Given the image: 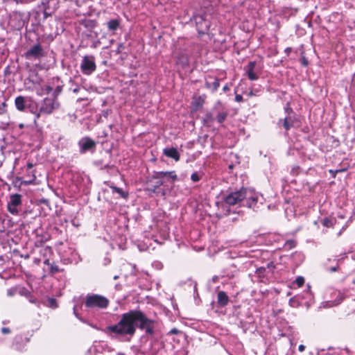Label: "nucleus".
I'll return each mask as SVG.
<instances>
[{
	"mask_svg": "<svg viewBox=\"0 0 355 355\" xmlns=\"http://www.w3.org/2000/svg\"><path fill=\"white\" fill-rule=\"evenodd\" d=\"M136 327L145 330L146 334L153 335L154 333V320L149 319L143 312L137 310L123 313L117 324L107 327L104 331L106 334L133 336L136 331Z\"/></svg>",
	"mask_w": 355,
	"mask_h": 355,
	"instance_id": "obj_1",
	"label": "nucleus"
},
{
	"mask_svg": "<svg viewBox=\"0 0 355 355\" xmlns=\"http://www.w3.org/2000/svg\"><path fill=\"white\" fill-rule=\"evenodd\" d=\"M85 304L87 308L105 309L108 306L109 300L100 295L88 294L86 296Z\"/></svg>",
	"mask_w": 355,
	"mask_h": 355,
	"instance_id": "obj_2",
	"label": "nucleus"
},
{
	"mask_svg": "<svg viewBox=\"0 0 355 355\" xmlns=\"http://www.w3.org/2000/svg\"><path fill=\"white\" fill-rule=\"evenodd\" d=\"M60 107V103L58 98L54 96L53 98H44L40 105V112H44V114L49 115L52 114L54 111L58 110Z\"/></svg>",
	"mask_w": 355,
	"mask_h": 355,
	"instance_id": "obj_3",
	"label": "nucleus"
},
{
	"mask_svg": "<svg viewBox=\"0 0 355 355\" xmlns=\"http://www.w3.org/2000/svg\"><path fill=\"white\" fill-rule=\"evenodd\" d=\"M80 69L83 74L87 76L94 72L96 69L94 56L92 55H85L80 64Z\"/></svg>",
	"mask_w": 355,
	"mask_h": 355,
	"instance_id": "obj_4",
	"label": "nucleus"
},
{
	"mask_svg": "<svg viewBox=\"0 0 355 355\" xmlns=\"http://www.w3.org/2000/svg\"><path fill=\"white\" fill-rule=\"evenodd\" d=\"M245 189L242 188L239 191H232L225 196L224 202L228 205H235L245 199Z\"/></svg>",
	"mask_w": 355,
	"mask_h": 355,
	"instance_id": "obj_5",
	"label": "nucleus"
},
{
	"mask_svg": "<svg viewBox=\"0 0 355 355\" xmlns=\"http://www.w3.org/2000/svg\"><path fill=\"white\" fill-rule=\"evenodd\" d=\"M194 20L199 34L203 35L207 33L210 26V22L206 20L202 15L195 16Z\"/></svg>",
	"mask_w": 355,
	"mask_h": 355,
	"instance_id": "obj_6",
	"label": "nucleus"
},
{
	"mask_svg": "<svg viewBox=\"0 0 355 355\" xmlns=\"http://www.w3.org/2000/svg\"><path fill=\"white\" fill-rule=\"evenodd\" d=\"M78 146L80 147V153H84L87 150H92L96 146V142L89 137H83L79 142Z\"/></svg>",
	"mask_w": 355,
	"mask_h": 355,
	"instance_id": "obj_7",
	"label": "nucleus"
},
{
	"mask_svg": "<svg viewBox=\"0 0 355 355\" xmlns=\"http://www.w3.org/2000/svg\"><path fill=\"white\" fill-rule=\"evenodd\" d=\"M163 184V178L159 177L158 172H156L148 182V189L155 193L156 192L157 189H158Z\"/></svg>",
	"mask_w": 355,
	"mask_h": 355,
	"instance_id": "obj_8",
	"label": "nucleus"
},
{
	"mask_svg": "<svg viewBox=\"0 0 355 355\" xmlns=\"http://www.w3.org/2000/svg\"><path fill=\"white\" fill-rule=\"evenodd\" d=\"M245 199L247 200V206L250 208L253 207L258 201L259 195L252 190L245 189Z\"/></svg>",
	"mask_w": 355,
	"mask_h": 355,
	"instance_id": "obj_9",
	"label": "nucleus"
},
{
	"mask_svg": "<svg viewBox=\"0 0 355 355\" xmlns=\"http://www.w3.org/2000/svg\"><path fill=\"white\" fill-rule=\"evenodd\" d=\"M286 111L288 112V116L284 119H280L278 122V125H282L286 130H288L293 125L294 119L291 115L292 110L291 108H286Z\"/></svg>",
	"mask_w": 355,
	"mask_h": 355,
	"instance_id": "obj_10",
	"label": "nucleus"
},
{
	"mask_svg": "<svg viewBox=\"0 0 355 355\" xmlns=\"http://www.w3.org/2000/svg\"><path fill=\"white\" fill-rule=\"evenodd\" d=\"M42 55V49L41 46L37 44L32 46L26 53V57L27 58H39L40 56Z\"/></svg>",
	"mask_w": 355,
	"mask_h": 355,
	"instance_id": "obj_11",
	"label": "nucleus"
},
{
	"mask_svg": "<svg viewBox=\"0 0 355 355\" xmlns=\"http://www.w3.org/2000/svg\"><path fill=\"white\" fill-rule=\"evenodd\" d=\"M256 66L255 62H250L247 66L245 67V72L248 75V78L250 80H255L258 79V76L254 71V67Z\"/></svg>",
	"mask_w": 355,
	"mask_h": 355,
	"instance_id": "obj_12",
	"label": "nucleus"
},
{
	"mask_svg": "<svg viewBox=\"0 0 355 355\" xmlns=\"http://www.w3.org/2000/svg\"><path fill=\"white\" fill-rule=\"evenodd\" d=\"M164 154L170 158H173L175 161L180 160V154L175 148H168L164 149Z\"/></svg>",
	"mask_w": 355,
	"mask_h": 355,
	"instance_id": "obj_13",
	"label": "nucleus"
},
{
	"mask_svg": "<svg viewBox=\"0 0 355 355\" xmlns=\"http://www.w3.org/2000/svg\"><path fill=\"white\" fill-rule=\"evenodd\" d=\"M15 105L17 110L20 112L24 111L26 107V98L22 96H19L15 99Z\"/></svg>",
	"mask_w": 355,
	"mask_h": 355,
	"instance_id": "obj_14",
	"label": "nucleus"
},
{
	"mask_svg": "<svg viewBox=\"0 0 355 355\" xmlns=\"http://www.w3.org/2000/svg\"><path fill=\"white\" fill-rule=\"evenodd\" d=\"M217 302L220 306H225L229 302V297L225 291H219L217 294Z\"/></svg>",
	"mask_w": 355,
	"mask_h": 355,
	"instance_id": "obj_15",
	"label": "nucleus"
},
{
	"mask_svg": "<svg viewBox=\"0 0 355 355\" xmlns=\"http://www.w3.org/2000/svg\"><path fill=\"white\" fill-rule=\"evenodd\" d=\"M159 177H162L163 180L166 179L174 182L177 179V175L175 171H160L158 172Z\"/></svg>",
	"mask_w": 355,
	"mask_h": 355,
	"instance_id": "obj_16",
	"label": "nucleus"
},
{
	"mask_svg": "<svg viewBox=\"0 0 355 355\" xmlns=\"http://www.w3.org/2000/svg\"><path fill=\"white\" fill-rule=\"evenodd\" d=\"M21 196L19 194L15 193L12 194L10 197L9 203L11 204L12 206H19L21 204Z\"/></svg>",
	"mask_w": 355,
	"mask_h": 355,
	"instance_id": "obj_17",
	"label": "nucleus"
},
{
	"mask_svg": "<svg viewBox=\"0 0 355 355\" xmlns=\"http://www.w3.org/2000/svg\"><path fill=\"white\" fill-rule=\"evenodd\" d=\"M120 21L117 19H111L107 22V28L110 31H115L119 26Z\"/></svg>",
	"mask_w": 355,
	"mask_h": 355,
	"instance_id": "obj_18",
	"label": "nucleus"
},
{
	"mask_svg": "<svg viewBox=\"0 0 355 355\" xmlns=\"http://www.w3.org/2000/svg\"><path fill=\"white\" fill-rule=\"evenodd\" d=\"M220 86L219 80L218 78H214V80L212 83L209 81L206 82V87L208 89L212 90V92H216Z\"/></svg>",
	"mask_w": 355,
	"mask_h": 355,
	"instance_id": "obj_19",
	"label": "nucleus"
},
{
	"mask_svg": "<svg viewBox=\"0 0 355 355\" xmlns=\"http://www.w3.org/2000/svg\"><path fill=\"white\" fill-rule=\"evenodd\" d=\"M192 105L193 107H195L196 109H198L199 107H201L203 105V99L199 96L192 102Z\"/></svg>",
	"mask_w": 355,
	"mask_h": 355,
	"instance_id": "obj_20",
	"label": "nucleus"
},
{
	"mask_svg": "<svg viewBox=\"0 0 355 355\" xmlns=\"http://www.w3.org/2000/svg\"><path fill=\"white\" fill-rule=\"evenodd\" d=\"M113 191L120 194L123 198H125L128 197V193H125L121 188L116 187H111Z\"/></svg>",
	"mask_w": 355,
	"mask_h": 355,
	"instance_id": "obj_21",
	"label": "nucleus"
},
{
	"mask_svg": "<svg viewBox=\"0 0 355 355\" xmlns=\"http://www.w3.org/2000/svg\"><path fill=\"white\" fill-rule=\"evenodd\" d=\"M17 206H12L10 203H8V210L10 213L14 215L18 214L19 211L17 209Z\"/></svg>",
	"mask_w": 355,
	"mask_h": 355,
	"instance_id": "obj_22",
	"label": "nucleus"
},
{
	"mask_svg": "<svg viewBox=\"0 0 355 355\" xmlns=\"http://www.w3.org/2000/svg\"><path fill=\"white\" fill-rule=\"evenodd\" d=\"M295 246V242L293 240H288L286 241L284 244V248L286 250H291Z\"/></svg>",
	"mask_w": 355,
	"mask_h": 355,
	"instance_id": "obj_23",
	"label": "nucleus"
},
{
	"mask_svg": "<svg viewBox=\"0 0 355 355\" xmlns=\"http://www.w3.org/2000/svg\"><path fill=\"white\" fill-rule=\"evenodd\" d=\"M227 117V113L226 112H220L218 114L216 118L218 123H223Z\"/></svg>",
	"mask_w": 355,
	"mask_h": 355,
	"instance_id": "obj_24",
	"label": "nucleus"
},
{
	"mask_svg": "<svg viewBox=\"0 0 355 355\" xmlns=\"http://www.w3.org/2000/svg\"><path fill=\"white\" fill-rule=\"evenodd\" d=\"M294 283L296 284L298 287H301L304 284V279L303 277L299 276L296 278Z\"/></svg>",
	"mask_w": 355,
	"mask_h": 355,
	"instance_id": "obj_25",
	"label": "nucleus"
},
{
	"mask_svg": "<svg viewBox=\"0 0 355 355\" xmlns=\"http://www.w3.org/2000/svg\"><path fill=\"white\" fill-rule=\"evenodd\" d=\"M28 108L29 109V111L33 114L34 112H37V106L36 103H30L27 105Z\"/></svg>",
	"mask_w": 355,
	"mask_h": 355,
	"instance_id": "obj_26",
	"label": "nucleus"
},
{
	"mask_svg": "<svg viewBox=\"0 0 355 355\" xmlns=\"http://www.w3.org/2000/svg\"><path fill=\"white\" fill-rule=\"evenodd\" d=\"M191 179L193 182H197L200 180V175L197 172H195L191 174Z\"/></svg>",
	"mask_w": 355,
	"mask_h": 355,
	"instance_id": "obj_27",
	"label": "nucleus"
},
{
	"mask_svg": "<svg viewBox=\"0 0 355 355\" xmlns=\"http://www.w3.org/2000/svg\"><path fill=\"white\" fill-rule=\"evenodd\" d=\"M6 107H7V104L6 102H3V103H0V114H4L6 113V112H7Z\"/></svg>",
	"mask_w": 355,
	"mask_h": 355,
	"instance_id": "obj_28",
	"label": "nucleus"
},
{
	"mask_svg": "<svg viewBox=\"0 0 355 355\" xmlns=\"http://www.w3.org/2000/svg\"><path fill=\"white\" fill-rule=\"evenodd\" d=\"M35 179H36V176H35V174L33 173L31 175V178L30 180H28L23 181L22 184H24L25 185L33 184L35 182Z\"/></svg>",
	"mask_w": 355,
	"mask_h": 355,
	"instance_id": "obj_29",
	"label": "nucleus"
},
{
	"mask_svg": "<svg viewBox=\"0 0 355 355\" xmlns=\"http://www.w3.org/2000/svg\"><path fill=\"white\" fill-rule=\"evenodd\" d=\"M322 225L327 227H330L332 226V221L330 219L325 218L322 220Z\"/></svg>",
	"mask_w": 355,
	"mask_h": 355,
	"instance_id": "obj_30",
	"label": "nucleus"
},
{
	"mask_svg": "<svg viewBox=\"0 0 355 355\" xmlns=\"http://www.w3.org/2000/svg\"><path fill=\"white\" fill-rule=\"evenodd\" d=\"M33 114L35 115L34 123H36L37 120H38L42 115L44 114V112H40V107L37 110V112Z\"/></svg>",
	"mask_w": 355,
	"mask_h": 355,
	"instance_id": "obj_31",
	"label": "nucleus"
},
{
	"mask_svg": "<svg viewBox=\"0 0 355 355\" xmlns=\"http://www.w3.org/2000/svg\"><path fill=\"white\" fill-rule=\"evenodd\" d=\"M50 270H51V272L53 273H56V272H59V270H60L58 266L55 263L51 264Z\"/></svg>",
	"mask_w": 355,
	"mask_h": 355,
	"instance_id": "obj_32",
	"label": "nucleus"
},
{
	"mask_svg": "<svg viewBox=\"0 0 355 355\" xmlns=\"http://www.w3.org/2000/svg\"><path fill=\"white\" fill-rule=\"evenodd\" d=\"M49 302L50 304V306L51 307H57V304H56V300L53 298H51L49 300Z\"/></svg>",
	"mask_w": 355,
	"mask_h": 355,
	"instance_id": "obj_33",
	"label": "nucleus"
},
{
	"mask_svg": "<svg viewBox=\"0 0 355 355\" xmlns=\"http://www.w3.org/2000/svg\"><path fill=\"white\" fill-rule=\"evenodd\" d=\"M44 90L46 94H49L53 90V88L49 85H46L45 86Z\"/></svg>",
	"mask_w": 355,
	"mask_h": 355,
	"instance_id": "obj_34",
	"label": "nucleus"
},
{
	"mask_svg": "<svg viewBox=\"0 0 355 355\" xmlns=\"http://www.w3.org/2000/svg\"><path fill=\"white\" fill-rule=\"evenodd\" d=\"M123 49V44H121V43L119 44H118V47H117V50H116L117 53H120Z\"/></svg>",
	"mask_w": 355,
	"mask_h": 355,
	"instance_id": "obj_35",
	"label": "nucleus"
},
{
	"mask_svg": "<svg viewBox=\"0 0 355 355\" xmlns=\"http://www.w3.org/2000/svg\"><path fill=\"white\" fill-rule=\"evenodd\" d=\"M1 332L3 334H9L10 332V330L8 327H3V328L1 329Z\"/></svg>",
	"mask_w": 355,
	"mask_h": 355,
	"instance_id": "obj_36",
	"label": "nucleus"
},
{
	"mask_svg": "<svg viewBox=\"0 0 355 355\" xmlns=\"http://www.w3.org/2000/svg\"><path fill=\"white\" fill-rule=\"evenodd\" d=\"M235 101L237 102H241L243 101V97L240 94H237L235 96Z\"/></svg>",
	"mask_w": 355,
	"mask_h": 355,
	"instance_id": "obj_37",
	"label": "nucleus"
},
{
	"mask_svg": "<svg viewBox=\"0 0 355 355\" xmlns=\"http://www.w3.org/2000/svg\"><path fill=\"white\" fill-rule=\"evenodd\" d=\"M338 266H334V267H331L329 268V271L333 272H336L338 270Z\"/></svg>",
	"mask_w": 355,
	"mask_h": 355,
	"instance_id": "obj_38",
	"label": "nucleus"
},
{
	"mask_svg": "<svg viewBox=\"0 0 355 355\" xmlns=\"http://www.w3.org/2000/svg\"><path fill=\"white\" fill-rule=\"evenodd\" d=\"M268 268L272 270L275 268L274 263L272 262H270L267 266Z\"/></svg>",
	"mask_w": 355,
	"mask_h": 355,
	"instance_id": "obj_39",
	"label": "nucleus"
},
{
	"mask_svg": "<svg viewBox=\"0 0 355 355\" xmlns=\"http://www.w3.org/2000/svg\"><path fill=\"white\" fill-rule=\"evenodd\" d=\"M304 349H305V346L304 345H300L298 348L299 351L301 352H303L304 350Z\"/></svg>",
	"mask_w": 355,
	"mask_h": 355,
	"instance_id": "obj_40",
	"label": "nucleus"
},
{
	"mask_svg": "<svg viewBox=\"0 0 355 355\" xmlns=\"http://www.w3.org/2000/svg\"><path fill=\"white\" fill-rule=\"evenodd\" d=\"M223 90L224 92H227V91H229V90H230V87H229V86H228L227 85H225V86L223 87Z\"/></svg>",
	"mask_w": 355,
	"mask_h": 355,
	"instance_id": "obj_41",
	"label": "nucleus"
},
{
	"mask_svg": "<svg viewBox=\"0 0 355 355\" xmlns=\"http://www.w3.org/2000/svg\"><path fill=\"white\" fill-rule=\"evenodd\" d=\"M28 169H31L33 167V164L31 162H28L26 165Z\"/></svg>",
	"mask_w": 355,
	"mask_h": 355,
	"instance_id": "obj_42",
	"label": "nucleus"
},
{
	"mask_svg": "<svg viewBox=\"0 0 355 355\" xmlns=\"http://www.w3.org/2000/svg\"><path fill=\"white\" fill-rule=\"evenodd\" d=\"M325 350L322 349L321 351L318 352V355H325Z\"/></svg>",
	"mask_w": 355,
	"mask_h": 355,
	"instance_id": "obj_43",
	"label": "nucleus"
},
{
	"mask_svg": "<svg viewBox=\"0 0 355 355\" xmlns=\"http://www.w3.org/2000/svg\"><path fill=\"white\" fill-rule=\"evenodd\" d=\"M178 331L176 329H173L171 331L172 334H176Z\"/></svg>",
	"mask_w": 355,
	"mask_h": 355,
	"instance_id": "obj_44",
	"label": "nucleus"
},
{
	"mask_svg": "<svg viewBox=\"0 0 355 355\" xmlns=\"http://www.w3.org/2000/svg\"><path fill=\"white\" fill-rule=\"evenodd\" d=\"M76 311V306H74L73 307V312H74V314L76 315V316L78 317V315H77Z\"/></svg>",
	"mask_w": 355,
	"mask_h": 355,
	"instance_id": "obj_45",
	"label": "nucleus"
},
{
	"mask_svg": "<svg viewBox=\"0 0 355 355\" xmlns=\"http://www.w3.org/2000/svg\"><path fill=\"white\" fill-rule=\"evenodd\" d=\"M73 91L74 93H77V92H79V88H78V87L75 88Z\"/></svg>",
	"mask_w": 355,
	"mask_h": 355,
	"instance_id": "obj_46",
	"label": "nucleus"
},
{
	"mask_svg": "<svg viewBox=\"0 0 355 355\" xmlns=\"http://www.w3.org/2000/svg\"><path fill=\"white\" fill-rule=\"evenodd\" d=\"M254 95L253 94V92L252 91H250L249 93H248V96H252Z\"/></svg>",
	"mask_w": 355,
	"mask_h": 355,
	"instance_id": "obj_47",
	"label": "nucleus"
},
{
	"mask_svg": "<svg viewBox=\"0 0 355 355\" xmlns=\"http://www.w3.org/2000/svg\"><path fill=\"white\" fill-rule=\"evenodd\" d=\"M44 263H45V264H47V265H49V260H46V261H44Z\"/></svg>",
	"mask_w": 355,
	"mask_h": 355,
	"instance_id": "obj_48",
	"label": "nucleus"
},
{
	"mask_svg": "<svg viewBox=\"0 0 355 355\" xmlns=\"http://www.w3.org/2000/svg\"><path fill=\"white\" fill-rule=\"evenodd\" d=\"M119 278V276L116 275L114 277V279H117Z\"/></svg>",
	"mask_w": 355,
	"mask_h": 355,
	"instance_id": "obj_49",
	"label": "nucleus"
},
{
	"mask_svg": "<svg viewBox=\"0 0 355 355\" xmlns=\"http://www.w3.org/2000/svg\"><path fill=\"white\" fill-rule=\"evenodd\" d=\"M19 127H20L21 128H22L24 127V125L21 123V124H20V125H19Z\"/></svg>",
	"mask_w": 355,
	"mask_h": 355,
	"instance_id": "obj_50",
	"label": "nucleus"
},
{
	"mask_svg": "<svg viewBox=\"0 0 355 355\" xmlns=\"http://www.w3.org/2000/svg\"><path fill=\"white\" fill-rule=\"evenodd\" d=\"M37 94H38L39 96H42V93H40V92H37Z\"/></svg>",
	"mask_w": 355,
	"mask_h": 355,
	"instance_id": "obj_51",
	"label": "nucleus"
}]
</instances>
